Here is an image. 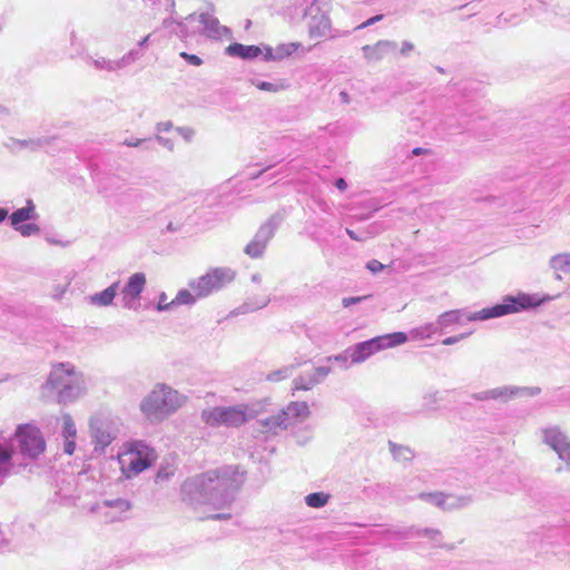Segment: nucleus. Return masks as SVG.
Listing matches in <instances>:
<instances>
[{
	"label": "nucleus",
	"mask_w": 570,
	"mask_h": 570,
	"mask_svg": "<svg viewBox=\"0 0 570 570\" xmlns=\"http://www.w3.org/2000/svg\"><path fill=\"white\" fill-rule=\"evenodd\" d=\"M318 384V379H314L311 373H304L293 380V389L308 391Z\"/></svg>",
	"instance_id": "31"
},
{
	"label": "nucleus",
	"mask_w": 570,
	"mask_h": 570,
	"mask_svg": "<svg viewBox=\"0 0 570 570\" xmlns=\"http://www.w3.org/2000/svg\"><path fill=\"white\" fill-rule=\"evenodd\" d=\"M245 253L250 256L252 258H258L263 255L264 253V248L262 245L255 243V240H250L246 247H245Z\"/></svg>",
	"instance_id": "41"
},
{
	"label": "nucleus",
	"mask_w": 570,
	"mask_h": 570,
	"mask_svg": "<svg viewBox=\"0 0 570 570\" xmlns=\"http://www.w3.org/2000/svg\"><path fill=\"white\" fill-rule=\"evenodd\" d=\"M365 297H360V296H356V297H344L343 301H342V304L344 307H350L354 304H357L360 303L362 299H364Z\"/></svg>",
	"instance_id": "55"
},
{
	"label": "nucleus",
	"mask_w": 570,
	"mask_h": 570,
	"mask_svg": "<svg viewBox=\"0 0 570 570\" xmlns=\"http://www.w3.org/2000/svg\"><path fill=\"white\" fill-rule=\"evenodd\" d=\"M330 366H318L311 372L314 379H318V384L331 373Z\"/></svg>",
	"instance_id": "44"
},
{
	"label": "nucleus",
	"mask_w": 570,
	"mask_h": 570,
	"mask_svg": "<svg viewBox=\"0 0 570 570\" xmlns=\"http://www.w3.org/2000/svg\"><path fill=\"white\" fill-rule=\"evenodd\" d=\"M257 411L252 406L239 404L235 406H216L202 411V421L209 426L238 428L256 417Z\"/></svg>",
	"instance_id": "5"
},
{
	"label": "nucleus",
	"mask_w": 570,
	"mask_h": 570,
	"mask_svg": "<svg viewBox=\"0 0 570 570\" xmlns=\"http://www.w3.org/2000/svg\"><path fill=\"white\" fill-rule=\"evenodd\" d=\"M174 32L180 38L186 39L190 36L187 26L184 22L176 23V29H174Z\"/></svg>",
	"instance_id": "49"
},
{
	"label": "nucleus",
	"mask_w": 570,
	"mask_h": 570,
	"mask_svg": "<svg viewBox=\"0 0 570 570\" xmlns=\"http://www.w3.org/2000/svg\"><path fill=\"white\" fill-rule=\"evenodd\" d=\"M384 267H385V266H384L381 262H379V261H376V259H372V261H370V262L366 264V268H367V269H370V271H371L372 273H374V274H376V273H379V272L383 271V269H384Z\"/></svg>",
	"instance_id": "52"
},
{
	"label": "nucleus",
	"mask_w": 570,
	"mask_h": 570,
	"mask_svg": "<svg viewBox=\"0 0 570 570\" xmlns=\"http://www.w3.org/2000/svg\"><path fill=\"white\" fill-rule=\"evenodd\" d=\"M471 333H461L459 335L449 336L442 341L443 345H453L459 343L460 341L466 338Z\"/></svg>",
	"instance_id": "48"
},
{
	"label": "nucleus",
	"mask_w": 570,
	"mask_h": 570,
	"mask_svg": "<svg viewBox=\"0 0 570 570\" xmlns=\"http://www.w3.org/2000/svg\"><path fill=\"white\" fill-rule=\"evenodd\" d=\"M176 23H178V22L175 21L173 18H167L163 21L164 28L171 29L173 31H174V29H176Z\"/></svg>",
	"instance_id": "61"
},
{
	"label": "nucleus",
	"mask_w": 570,
	"mask_h": 570,
	"mask_svg": "<svg viewBox=\"0 0 570 570\" xmlns=\"http://www.w3.org/2000/svg\"><path fill=\"white\" fill-rule=\"evenodd\" d=\"M299 47V43L297 42H289V43H282L278 45L275 50L274 57H276L277 60H282L286 57H289L293 55Z\"/></svg>",
	"instance_id": "36"
},
{
	"label": "nucleus",
	"mask_w": 570,
	"mask_h": 570,
	"mask_svg": "<svg viewBox=\"0 0 570 570\" xmlns=\"http://www.w3.org/2000/svg\"><path fill=\"white\" fill-rule=\"evenodd\" d=\"M146 285L144 273L132 274L121 289L124 307L128 309L136 308V302L139 299Z\"/></svg>",
	"instance_id": "13"
},
{
	"label": "nucleus",
	"mask_w": 570,
	"mask_h": 570,
	"mask_svg": "<svg viewBox=\"0 0 570 570\" xmlns=\"http://www.w3.org/2000/svg\"><path fill=\"white\" fill-rule=\"evenodd\" d=\"M340 99H341V102H342V104H345V105H347V104H350V102H351L350 95H348L345 90H342V91L340 92Z\"/></svg>",
	"instance_id": "63"
},
{
	"label": "nucleus",
	"mask_w": 570,
	"mask_h": 570,
	"mask_svg": "<svg viewBox=\"0 0 570 570\" xmlns=\"http://www.w3.org/2000/svg\"><path fill=\"white\" fill-rule=\"evenodd\" d=\"M414 49V46L412 42L410 41H403L402 43V47H401V53L403 56H406L409 55L410 51H412Z\"/></svg>",
	"instance_id": "60"
},
{
	"label": "nucleus",
	"mask_w": 570,
	"mask_h": 570,
	"mask_svg": "<svg viewBox=\"0 0 570 570\" xmlns=\"http://www.w3.org/2000/svg\"><path fill=\"white\" fill-rule=\"evenodd\" d=\"M226 53L232 57H238L242 59H254L263 53V50L258 46H246L242 43H232L226 48Z\"/></svg>",
	"instance_id": "24"
},
{
	"label": "nucleus",
	"mask_w": 570,
	"mask_h": 570,
	"mask_svg": "<svg viewBox=\"0 0 570 570\" xmlns=\"http://www.w3.org/2000/svg\"><path fill=\"white\" fill-rule=\"evenodd\" d=\"M419 498L441 508L442 510L462 509L472 502V499L469 495L444 494L442 492L421 493Z\"/></svg>",
	"instance_id": "12"
},
{
	"label": "nucleus",
	"mask_w": 570,
	"mask_h": 570,
	"mask_svg": "<svg viewBox=\"0 0 570 570\" xmlns=\"http://www.w3.org/2000/svg\"><path fill=\"white\" fill-rule=\"evenodd\" d=\"M12 459V448L0 442V483L16 473V466Z\"/></svg>",
	"instance_id": "22"
},
{
	"label": "nucleus",
	"mask_w": 570,
	"mask_h": 570,
	"mask_svg": "<svg viewBox=\"0 0 570 570\" xmlns=\"http://www.w3.org/2000/svg\"><path fill=\"white\" fill-rule=\"evenodd\" d=\"M128 470L134 474H138L148 469L155 460V451L144 441H132L129 443Z\"/></svg>",
	"instance_id": "9"
},
{
	"label": "nucleus",
	"mask_w": 570,
	"mask_h": 570,
	"mask_svg": "<svg viewBox=\"0 0 570 570\" xmlns=\"http://www.w3.org/2000/svg\"><path fill=\"white\" fill-rule=\"evenodd\" d=\"M550 267L557 273L558 279H561L560 273L570 274V253L552 256L550 259Z\"/></svg>",
	"instance_id": "27"
},
{
	"label": "nucleus",
	"mask_w": 570,
	"mask_h": 570,
	"mask_svg": "<svg viewBox=\"0 0 570 570\" xmlns=\"http://www.w3.org/2000/svg\"><path fill=\"white\" fill-rule=\"evenodd\" d=\"M252 83L259 90L268 91V92H277V91L284 89V86L281 83L263 81V80H257V79L253 80Z\"/></svg>",
	"instance_id": "39"
},
{
	"label": "nucleus",
	"mask_w": 570,
	"mask_h": 570,
	"mask_svg": "<svg viewBox=\"0 0 570 570\" xmlns=\"http://www.w3.org/2000/svg\"><path fill=\"white\" fill-rule=\"evenodd\" d=\"M244 480L238 466L210 470L184 481L180 487L181 500L195 510L203 505L224 509L235 500Z\"/></svg>",
	"instance_id": "1"
},
{
	"label": "nucleus",
	"mask_w": 570,
	"mask_h": 570,
	"mask_svg": "<svg viewBox=\"0 0 570 570\" xmlns=\"http://www.w3.org/2000/svg\"><path fill=\"white\" fill-rule=\"evenodd\" d=\"M235 278V272L229 267L210 268L205 275L189 281V288L198 297L205 298L220 291Z\"/></svg>",
	"instance_id": "7"
},
{
	"label": "nucleus",
	"mask_w": 570,
	"mask_h": 570,
	"mask_svg": "<svg viewBox=\"0 0 570 570\" xmlns=\"http://www.w3.org/2000/svg\"><path fill=\"white\" fill-rule=\"evenodd\" d=\"M335 186L337 187V189H340L341 191H344L346 188H347V183L345 181L344 178H338L336 179L335 181Z\"/></svg>",
	"instance_id": "62"
},
{
	"label": "nucleus",
	"mask_w": 570,
	"mask_h": 570,
	"mask_svg": "<svg viewBox=\"0 0 570 570\" xmlns=\"http://www.w3.org/2000/svg\"><path fill=\"white\" fill-rule=\"evenodd\" d=\"M387 533L391 538L395 539H411V538H428L433 547H440L442 540V533L438 529L431 528H415V527H406L400 528L395 530H389Z\"/></svg>",
	"instance_id": "14"
},
{
	"label": "nucleus",
	"mask_w": 570,
	"mask_h": 570,
	"mask_svg": "<svg viewBox=\"0 0 570 570\" xmlns=\"http://www.w3.org/2000/svg\"><path fill=\"white\" fill-rule=\"evenodd\" d=\"M541 392L540 387L499 386L492 389L493 400L507 402L519 396H535Z\"/></svg>",
	"instance_id": "18"
},
{
	"label": "nucleus",
	"mask_w": 570,
	"mask_h": 570,
	"mask_svg": "<svg viewBox=\"0 0 570 570\" xmlns=\"http://www.w3.org/2000/svg\"><path fill=\"white\" fill-rule=\"evenodd\" d=\"M199 298L200 297H198L190 288H183L178 291L176 297L170 302V304H175V306L194 305Z\"/></svg>",
	"instance_id": "33"
},
{
	"label": "nucleus",
	"mask_w": 570,
	"mask_h": 570,
	"mask_svg": "<svg viewBox=\"0 0 570 570\" xmlns=\"http://www.w3.org/2000/svg\"><path fill=\"white\" fill-rule=\"evenodd\" d=\"M47 386L56 393L58 402L62 404L75 402L87 391L83 374L77 372L70 363L53 365L47 380Z\"/></svg>",
	"instance_id": "3"
},
{
	"label": "nucleus",
	"mask_w": 570,
	"mask_h": 570,
	"mask_svg": "<svg viewBox=\"0 0 570 570\" xmlns=\"http://www.w3.org/2000/svg\"><path fill=\"white\" fill-rule=\"evenodd\" d=\"M328 494L314 492L305 497V503L311 508H323L328 502Z\"/></svg>",
	"instance_id": "34"
},
{
	"label": "nucleus",
	"mask_w": 570,
	"mask_h": 570,
	"mask_svg": "<svg viewBox=\"0 0 570 570\" xmlns=\"http://www.w3.org/2000/svg\"><path fill=\"white\" fill-rule=\"evenodd\" d=\"M155 139L159 145L168 149L169 151H173L175 148V144L170 138L163 137L160 135H156Z\"/></svg>",
	"instance_id": "50"
},
{
	"label": "nucleus",
	"mask_w": 570,
	"mask_h": 570,
	"mask_svg": "<svg viewBox=\"0 0 570 570\" xmlns=\"http://www.w3.org/2000/svg\"><path fill=\"white\" fill-rule=\"evenodd\" d=\"M62 428H63L62 433H63V436L66 438V440L76 438L77 429H76V424H75L71 415H69V414L63 415V426Z\"/></svg>",
	"instance_id": "37"
},
{
	"label": "nucleus",
	"mask_w": 570,
	"mask_h": 570,
	"mask_svg": "<svg viewBox=\"0 0 570 570\" xmlns=\"http://www.w3.org/2000/svg\"><path fill=\"white\" fill-rule=\"evenodd\" d=\"M185 402V396L167 384H156L141 400L140 411L149 421H161L175 413Z\"/></svg>",
	"instance_id": "4"
},
{
	"label": "nucleus",
	"mask_w": 570,
	"mask_h": 570,
	"mask_svg": "<svg viewBox=\"0 0 570 570\" xmlns=\"http://www.w3.org/2000/svg\"><path fill=\"white\" fill-rule=\"evenodd\" d=\"M275 50L272 47L264 48V60L265 61H277L276 57H274Z\"/></svg>",
	"instance_id": "56"
},
{
	"label": "nucleus",
	"mask_w": 570,
	"mask_h": 570,
	"mask_svg": "<svg viewBox=\"0 0 570 570\" xmlns=\"http://www.w3.org/2000/svg\"><path fill=\"white\" fill-rule=\"evenodd\" d=\"M407 338L409 336L405 333L394 332L354 344L347 347V353L350 354L351 363L358 364L384 348L404 344Z\"/></svg>",
	"instance_id": "6"
},
{
	"label": "nucleus",
	"mask_w": 570,
	"mask_h": 570,
	"mask_svg": "<svg viewBox=\"0 0 570 570\" xmlns=\"http://www.w3.org/2000/svg\"><path fill=\"white\" fill-rule=\"evenodd\" d=\"M104 503L106 507L117 508L120 511H128L130 509V503L125 499L106 500Z\"/></svg>",
	"instance_id": "43"
},
{
	"label": "nucleus",
	"mask_w": 570,
	"mask_h": 570,
	"mask_svg": "<svg viewBox=\"0 0 570 570\" xmlns=\"http://www.w3.org/2000/svg\"><path fill=\"white\" fill-rule=\"evenodd\" d=\"M543 441L566 462L564 470H570V439L559 428L552 426L543 430Z\"/></svg>",
	"instance_id": "10"
},
{
	"label": "nucleus",
	"mask_w": 570,
	"mask_h": 570,
	"mask_svg": "<svg viewBox=\"0 0 570 570\" xmlns=\"http://www.w3.org/2000/svg\"><path fill=\"white\" fill-rule=\"evenodd\" d=\"M347 360H350V354L347 353V348L344 352H342L341 354L327 357V361H335V362L342 363L345 368H347V365H346Z\"/></svg>",
	"instance_id": "51"
},
{
	"label": "nucleus",
	"mask_w": 570,
	"mask_h": 570,
	"mask_svg": "<svg viewBox=\"0 0 570 570\" xmlns=\"http://www.w3.org/2000/svg\"><path fill=\"white\" fill-rule=\"evenodd\" d=\"M171 128H173L171 121H161L156 125L157 132L169 131V130H171Z\"/></svg>",
	"instance_id": "57"
},
{
	"label": "nucleus",
	"mask_w": 570,
	"mask_h": 570,
	"mask_svg": "<svg viewBox=\"0 0 570 570\" xmlns=\"http://www.w3.org/2000/svg\"><path fill=\"white\" fill-rule=\"evenodd\" d=\"M540 303L541 301L534 295L523 293L517 296L507 295L501 303L482 308L481 311L468 313L463 309H452L442 313L436 320L441 332H443L450 326L461 323L462 317L470 322L488 321L539 306Z\"/></svg>",
	"instance_id": "2"
},
{
	"label": "nucleus",
	"mask_w": 570,
	"mask_h": 570,
	"mask_svg": "<svg viewBox=\"0 0 570 570\" xmlns=\"http://www.w3.org/2000/svg\"><path fill=\"white\" fill-rule=\"evenodd\" d=\"M76 443L73 439H68L65 442V452L69 455H71L75 452Z\"/></svg>",
	"instance_id": "58"
},
{
	"label": "nucleus",
	"mask_w": 570,
	"mask_h": 570,
	"mask_svg": "<svg viewBox=\"0 0 570 570\" xmlns=\"http://www.w3.org/2000/svg\"><path fill=\"white\" fill-rule=\"evenodd\" d=\"M180 57L189 65L200 66L203 63L202 58L196 55L187 53L185 51L180 52Z\"/></svg>",
	"instance_id": "45"
},
{
	"label": "nucleus",
	"mask_w": 570,
	"mask_h": 570,
	"mask_svg": "<svg viewBox=\"0 0 570 570\" xmlns=\"http://www.w3.org/2000/svg\"><path fill=\"white\" fill-rule=\"evenodd\" d=\"M283 419L284 417H281V413L278 412L269 417L258 420L256 422L257 430L266 436L277 435L279 432L287 430L286 423Z\"/></svg>",
	"instance_id": "21"
},
{
	"label": "nucleus",
	"mask_w": 570,
	"mask_h": 570,
	"mask_svg": "<svg viewBox=\"0 0 570 570\" xmlns=\"http://www.w3.org/2000/svg\"><path fill=\"white\" fill-rule=\"evenodd\" d=\"M390 451L393 458L400 462L411 461L414 456L413 451L404 445H399L392 441L389 442Z\"/></svg>",
	"instance_id": "30"
},
{
	"label": "nucleus",
	"mask_w": 570,
	"mask_h": 570,
	"mask_svg": "<svg viewBox=\"0 0 570 570\" xmlns=\"http://www.w3.org/2000/svg\"><path fill=\"white\" fill-rule=\"evenodd\" d=\"M281 417H284L287 429L303 422L309 416V407L305 402H292L282 410Z\"/></svg>",
	"instance_id": "17"
},
{
	"label": "nucleus",
	"mask_w": 570,
	"mask_h": 570,
	"mask_svg": "<svg viewBox=\"0 0 570 570\" xmlns=\"http://www.w3.org/2000/svg\"><path fill=\"white\" fill-rule=\"evenodd\" d=\"M175 304H170V302H167V295L166 293H161L159 295L158 304H157V311L164 312L170 309Z\"/></svg>",
	"instance_id": "46"
},
{
	"label": "nucleus",
	"mask_w": 570,
	"mask_h": 570,
	"mask_svg": "<svg viewBox=\"0 0 570 570\" xmlns=\"http://www.w3.org/2000/svg\"><path fill=\"white\" fill-rule=\"evenodd\" d=\"M19 451L24 458L37 459L46 450V441L39 428L33 424H20L14 432Z\"/></svg>",
	"instance_id": "8"
},
{
	"label": "nucleus",
	"mask_w": 570,
	"mask_h": 570,
	"mask_svg": "<svg viewBox=\"0 0 570 570\" xmlns=\"http://www.w3.org/2000/svg\"><path fill=\"white\" fill-rule=\"evenodd\" d=\"M175 473V468L170 464L161 465L159 466L157 474H156V481L163 482L169 480Z\"/></svg>",
	"instance_id": "40"
},
{
	"label": "nucleus",
	"mask_w": 570,
	"mask_h": 570,
	"mask_svg": "<svg viewBox=\"0 0 570 570\" xmlns=\"http://www.w3.org/2000/svg\"><path fill=\"white\" fill-rule=\"evenodd\" d=\"M302 363H295V364H289V365H285L278 370H275V371H272L269 372L267 375H266V380L267 381H271V382H279V381H283L287 377H289L294 370L299 366Z\"/></svg>",
	"instance_id": "32"
},
{
	"label": "nucleus",
	"mask_w": 570,
	"mask_h": 570,
	"mask_svg": "<svg viewBox=\"0 0 570 570\" xmlns=\"http://www.w3.org/2000/svg\"><path fill=\"white\" fill-rule=\"evenodd\" d=\"M442 333L438 323V320L434 322L425 323L417 327H414L410 331V336L413 340H426L431 338L433 335Z\"/></svg>",
	"instance_id": "26"
},
{
	"label": "nucleus",
	"mask_w": 570,
	"mask_h": 570,
	"mask_svg": "<svg viewBox=\"0 0 570 570\" xmlns=\"http://www.w3.org/2000/svg\"><path fill=\"white\" fill-rule=\"evenodd\" d=\"M56 137L53 136H38L27 139H11L10 147L13 150L28 149L30 151H38L49 146Z\"/></svg>",
	"instance_id": "20"
},
{
	"label": "nucleus",
	"mask_w": 570,
	"mask_h": 570,
	"mask_svg": "<svg viewBox=\"0 0 570 570\" xmlns=\"http://www.w3.org/2000/svg\"><path fill=\"white\" fill-rule=\"evenodd\" d=\"M196 19L203 26V33L208 38L219 39L229 32V29L220 26L218 19L213 14L203 12L197 17L195 13H193L186 18L187 21H193Z\"/></svg>",
	"instance_id": "16"
},
{
	"label": "nucleus",
	"mask_w": 570,
	"mask_h": 570,
	"mask_svg": "<svg viewBox=\"0 0 570 570\" xmlns=\"http://www.w3.org/2000/svg\"><path fill=\"white\" fill-rule=\"evenodd\" d=\"M282 222V217L279 215H273L265 224H263L257 230L258 238L262 240L269 242V239L274 236L276 229L278 228Z\"/></svg>",
	"instance_id": "29"
},
{
	"label": "nucleus",
	"mask_w": 570,
	"mask_h": 570,
	"mask_svg": "<svg viewBox=\"0 0 570 570\" xmlns=\"http://www.w3.org/2000/svg\"><path fill=\"white\" fill-rule=\"evenodd\" d=\"M86 62L88 65L92 66L94 68H96L97 70H106L109 72H115V71H118L121 69L119 59L111 60V59H107L105 57L92 58V57L88 56L86 58Z\"/></svg>",
	"instance_id": "28"
},
{
	"label": "nucleus",
	"mask_w": 570,
	"mask_h": 570,
	"mask_svg": "<svg viewBox=\"0 0 570 570\" xmlns=\"http://www.w3.org/2000/svg\"><path fill=\"white\" fill-rule=\"evenodd\" d=\"M424 400H425V404L428 406H431L432 404L436 403V401H438V392L426 394L424 396Z\"/></svg>",
	"instance_id": "59"
},
{
	"label": "nucleus",
	"mask_w": 570,
	"mask_h": 570,
	"mask_svg": "<svg viewBox=\"0 0 570 570\" xmlns=\"http://www.w3.org/2000/svg\"><path fill=\"white\" fill-rule=\"evenodd\" d=\"M232 515L229 513H217V514H214L212 517H209L210 519H214V520H227L229 519Z\"/></svg>",
	"instance_id": "64"
},
{
	"label": "nucleus",
	"mask_w": 570,
	"mask_h": 570,
	"mask_svg": "<svg viewBox=\"0 0 570 570\" xmlns=\"http://www.w3.org/2000/svg\"><path fill=\"white\" fill-rule=\"evenodd\" d=\"M119 289V282L112 283L106 289L95 293L88 297L89 303L95 306L106 307L112 304Z\"/></svg>",
	"instance_id": "25"
},
{
	"label": "nucleus",
	"mask_w": 570,
	"mask_h": 570,
	"mask_svg": "<svg viewBox=\"0 0 570 570\" xmlns=\"http://www.w3.org/2000/svg\"><path fill=\"white\" fill-rule=\"evenodd\" d=\"M150 139H138V138H130L126 139L124 141V145L128 147H140L142 146L146 150H153V146L150 145Z\"/></svg>",
	"instance_id": "42"
},
{
	"label": "nucleus",
	"mask_w": 570,
	"mask_h": 570,
	"mask_svg": "<svg viewBox=\"0 0 570 570\" xmlns=\"http://www.w3.org/2000/svg\"><path fill=\"white\" fill-rule=\"evenodd\" d=\"M38 217L33 202L28 199L26 206L14 210L9 218L11 226L17 227L28 220H36Z\"/></svg>",
	"instance_id": "23"
},
{
	"label": "nucleus",
	"mask_w": 570,
	"mask_h": 570,
	"mask_svg": "<svg viewBox=\"0 0 570 570\" xmlns=\"http://www.w3.org/2000/svg\"><path fill=\"white\" fill-rule=\"evenodd\" d=\"M396 49V42L391 40H380L375 45L363 46L362 51L367 61L377 62L382 60L386 53Z\"/></svg>",
	"instance_id": "19"
},
{
	"label": "nucleus",
	"mask_w": 570,
	"mask_h": 570,
	"mask_svg": "<svg viewBox=\"0 0 570 570\" xmlns=\"http://www.w3.org/2000/svg\"><path fill=\"white\" fill-rule=\"evenodd\" d=\"M383 19V14H376L370 19H367L366 21H364L363 23L358 24L355 30H360V29H364V28H367L374 23H376L377 21H381Z\"/></svg>",
	"instance_id": "53"
},
{
	"label": "nucleus",
	"mask_w": 570,
	"mask_h": 570,
	"mask_svg": "<svg viewBox=\"0 0 570 570\" xmlns=\"http://www.w3.org/2000/svg\"><path fill=\"white\" fill-rule=\"evenodd\" d=\"M14 230L19 232L21 236L29 237L40 233L39 225L35 223L20 224V226L13 227Z\"/></svg>",
	"instance_id": "38"
},
{
	"label": "nucleus",
	"mask_w": 570,
	"mask_h": 570,
	"mask_svg": "<svg viewBox=\"0 0 570 570\" xmlns=\"http://www.w3.org/2000/svg\"><path fill=\"white\" fill-rule=\"evenodd\" d=\"M472 397L476 401H487V400H493V396H492V389L491 390H487V391H482V392H479V393H474L472 395Z\"/></svg>",
	"instance_id": "54"
},
{
	"label": "nucleus",
	"mask_w": 570,
	"mask_h": 570,
	"mask_svg": "<svg viewBox=\"0 0 570 570\" xmlns=\"http://www.w3.org/2000/svg\"><path fill=\"white\" fill-rule=\"evenodd\" d=\"M350 31L333 30L330 17L324 12L313 14L308 21V36L311 39L338 38L348 36Z\"/></svg>",
	"instance_id": "11"
},
{
	"label": "nucleus",
	"mask_w": 570,
	"mask_h": 570,
	"mask_svg": "<svg viewBox=\"0 0 570 570\" xmlns=\"http://www.w3.org/2000/svg\"><path fill=\"white\" fill-rule=\"evenodd\" d=\"M91 438L95 451H104L116 438L109 422L99 419L90 421Z\"/></svg>",
	"instance_id": "15"
},
{
	"label": "nucleus",
	"mask_w": 570,
	"mask_h": 570,
	"mask_svg": "<svg viewBox=\"0 0 570 570\" xmlns=\"http://www.w3.org/2000/svg\"><path fill=\"white\" fill-rule=\"evenodd\" d=\"M144 57V50L139 47L129 50L119 59L120 68L124 69Z\"/></svg>",
	"instance_id": "35"
},
{
	"label": "nucleus",
	"mask_w": 570,
	"mask_h": 570,
	"mask_svg": "<svg viewBox=\"0 0 570 570\" xmlns=\"http://www.w3.org/2000/svg\"><path fill=\"white\" fill-rule=\"evenodd\" d=\"M176 131L186 140L191 141L195 136V130L190 127H178Z\"/></svg>",
	"instance_id": "47"
}]
</instances>
